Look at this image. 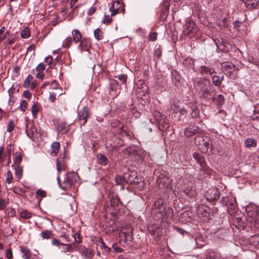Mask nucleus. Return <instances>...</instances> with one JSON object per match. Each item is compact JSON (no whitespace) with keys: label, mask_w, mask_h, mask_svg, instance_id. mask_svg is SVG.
<instances>
[{"label":"nucleus","mask_w":259,"mask_h":259,"mask_svg":"<svg viewBox=\"0 0 259 259\" xmlns=\"http://www.w3.org/2000/svg\"><path fill=\"white\" fill-rule=\"evenodd\" d=\"M212 100H215L217 102L218 106H221L224 103V97L222 95H219L216 98L213 97L212 98Z\"/></svg>","instance_id":"c9c22d12"},{"label":"nucleus","mask_w":259,"mask_h":259,"mask_svg":"<svg viewBox=\"0 0 259 259\" xmlns=\"http://www.w3.org/2000/svg\"><path fill=\"white\" fill-rule=\"evenodd\" d=\"M115 182L117 185H120L121 188L123 189L124 187V183H126V180L124 178V175L123 177L121 176H116L115 178Z\"/></svg>","instance_id":"a878e982"},{"label":"nucleus","mask_w":259,"mask_h":259,"mask_svg":"<svg viewBox=\"0 0 259 259\" xmlns=\"http://www.w3.org/2000/svg\"><path fill=\"white\" fill-rule=\"evenodd\" d=\"M256 141L253 138H248L245 140L244 144L246 147L250 148L251 147H255L256 146Z\"/></svg>","instance_id":"c85d7f7f"},{"label":"nucleus","mask_w":259,"mask_h":259,"mask_svg":"<svg viewBox=\"0 0 259 259\" xmlns=\"http://www.w3.org/2000/svg\"><path fill=\"white\" fill-rule=\"evenodd\" d=\"M119 80L121 81V82L124 84L126 83V79H127V75L124 74H121L117 76H116Z\"/></svg>","instance_id":"a18cd8bd"},{"label":"nucleus","mask_w":259,"mask_h":259,"mask_svg":"<svg viewBox=\"0 0 259 259\" xmlns=\"http://www.w3.org/2000/svg\"><path fill=\"white\" fill-rule=\"evenodd\" d=\"M63 158H58L56 159V166L58 173L57 179L60 187L63 190H67L70 189L74 182L77 181L78 175L77 173L74 172H68L66 175L62 183H60V173L62 170H65L66 168V165L62 160Z\"/></svg>","instance_id":"f257e3e1"},{"label":"nucleus","mask_w":259,"mask_h":259,"mask_svg":"<svg viewBox=\"0 0 259 259\" xmlns=\"http://www.w3.org/2000/svg\"><path fill=\"white\" fill-rule=\"evenodd\" d=\"M91 47V44L89 42L85 40H81L80 41L79 45L78 48V49L82 52L83 51H88Z\"/></svg>","instance_id":"f3484780"},{"label":"nucleus","mask_w":259,"mask_h":259,"mask_svg":"<svg viewBox=\"0 0 259 259\" xmlns=\"http://www.w3.org/2000/svg\"><path fill=\"white\" fill-rule=\"evenodd\" d=\"M158 126L160 131H166L169 127V121L165 117H163L158 121Z\"/></svg>","instance_id":"ddd939ff"},{"label":"nucleus","mask_w":259,"mask_h":259,"mask_svg":"<svg viewBox=\"0 0 259 259\" xmlns=\"http://www.w3.org/2000/svg\"><path fill=\"white\" fill-rule=\"evenodd\" d=\"M94 36L97 40H101L103 38V32L99 28L94 30Z\"/></svg>","instance_id":"e433bc0d"},{"label":"nucleus","mask_w":259,"mask_h":259,"mask_svg":"<svg viewBox=\"0 0 259 259\" xmlns=\"http://www.w3.org/2000/svg\"><path fill=\"white\" fill-rule=\"evenodd\" d=\"M178 192H179L182 196H187L190 198H192L195 196V192L190 186H182L178 187Z\"/></svg>","instance_id":"423d86ee"},{"label":"nucleus","mask_w":259,"mask_h":259,"mask_svg":"<svg viewBox=\"0 0 259 259\" xmlns=\"http://www.w3.org/2000/svg\"><path fill=\"white\" fill-rule=\"evenodd\" d=\"M57 130L61 134H65L68 131V125L65 122L61 121L58 124Z\"/></svg>","instance_id":"a211bd4d"},{"label":"nucleus","mask_w":259,"mask_h":259,"mask_svg":"<svg viewBox=\"0 0 259 259\" xmlns=\"http://www.w3.org/2000/svg\"><path fill=\"white\" fill-rule=\"evenodd\" d=\"M198 210L200 211L202 214L206 215L208 213V207L204 205L199 206Z\"/></svg>","instance_id":"37998d69"},{"label":"nucleus","mask_w":259,"mask_h":259,"mask_svg":"<svg viewBox=\"0 0 259 259\" xmlns=\"http://www.w3.org/2000/svg\"><path fill=\"white\" fill-rule=\"evenodd\" d=\"M56 99V94L54 92L50 93L49 95V99L52 102H53Z\"/></svg>","instance_id":"338daca9"},{"label":"nucleus","mask_w":259,"mask_h":259,"mask_svg":"<svg viewBox=\"0 0 259 259\" xmlns=\"http://www.w3.org/2000/svg\"><path fill=\"white\" fill-rule=\"evenodd\" d=\"M184 133L186 136L190 137L195 134H202L203 131L198 126L190 125L185 130Z\"/></svg>","instance_id":"0eeeda50"},{"label":"nucleus","mask_w":259,"mask_h":259,"mask_svg":"<svg viewBox=\"0 0 259 259\" xmlns=\"http://www.w3.org/2000/svg\"><path fill=\"white\" fill-rule=\"evenodd\" d=\"M27 106V102L26 100H22L19 107L20 110L23 112H24Z\"/></svg>","instance_id":"864d4df0"},{"label":"nucleus","mask_w":259,"mask_h":259,"mask_svg":"<svg viewBox=\"0 0 259 259\" xmlns=\"http://www.w3.org/2000/svg\"><path fill=\"white\" fill-rule=\"evenodd\" d=\"M109 10L111 12V15L112 16L115 15L118 13V9H114V4L109 8Z\"/></svg>","instance_id":"0e129e2a"},{"label":"nucleus","mask_w":259,"mask_h":259,"mask_svg":"<svg viewBox=\"0 0 259 259\" xmlns=\"http://www.w3.org/2000/svg\"><path fill=\"white\" fill-rule=\"evenodd\" d=\"M190 106L191 110V115L192 117H197L199 114V112L195 104L194 103H191L190 104Z\"/></svg>","instance_id":"c756f323"},{"label":"nucleus","mask_w":259,"mask_h":259,"mask_svg":"<svg viewBox=\"0 0 259 259\" xmlns=\"http://www.w3.org/2000/svg\"><path fill=\"white\" fill-rule=\"evenodd\" d=\"M112 247L116 252H121L122 251V249L117 244L113 243Z\"/></svg>","instance_id":"13d9d810"},{"label":"nucleus","mask_w":259,"mask_h":259,"mask_svg":"<svg viewBox=\"0 0 259 259\" xmlns=\"http://www.w3.org/2000/svg\"><path fill=\"white\" fill-rule=\"evenodd\" d=\"M52 244L54 245L59 247L60 245H64L63 243H62L60 242V240L59 239H57L55 238H54L52 240Z\"/></svg>","instance_id":"e2e57ef3"},{"label":"nucleus","mask_w":259,"mask_h":259,"mask_svg":"<svg viewBox=\"0 0 259 259\" xmlns=\"http://www.w3.org/2000/svg\"><path fill=\"white\" fill-rule=\"evenodd\" d=\"M183 64L187 67L192 68L193 66V61L190 58H187L184 60Z\"/></svg>","instance_id":"c03bdc74"},{"label":"nucleus","mask_w":259,"mask_h":259,"mask_svg":"<svg viewBox=\"0 0 259 259\" xmlns=\"http://www.w3.org/2000/svg\"><path fill=\"white\" fill-rule=\"evenodd\" d=\"M199 72L202 75H211L214 72V70L206 66H202Z\"/></svg>","instance_id":"6ab92c4d"},{"label":"nucleus","mask_w":259,"mask_h":259,"mask_svg":"<svg viewBox=\"0 0 259 259\" xmlns=\"http://www.w3.org/2000/svg\"><path fill=\"white\" fill-rule=\"evenodd\" d=\"M20 251L22 253V257L25 259H29L31 257V253L30 250L25 247H21Z\"/></svg>","instance_id":"7c9ffc66"},{"label":"nucleus","mask_w":259,"mask_h":259,"mask_svg":"<svg viewBox=\"0 0 259 259\" xmlns=\"http://www.w3.org/2000/svg\"><path fill=\"white\" fill-rule=\"evenodd\" d=\"M20 217L25 219H29L31 218V213L27 210H24L20 212Z\"/></svg>","instance_id":"4c0bfd02"},{"label":"nucleus","mask_w":259,"mask_h":259,"mask_svg":"<svg viewBox=\"0 0 259 259\" xmlns=\"http://www.w3.org/2000/svg\"><path fill=\"white\" fill-rule=\"evenodd\" d=\"M45 69V66L42 63H39L36 67V71L37 72H43V71H44Z\"/></svg>","instance_id":"052dcab7"},{"label":"nucleus","mask_w":259,"mask_h":259,"mask_svg":"<svg viewBox=\"0 0 259 259\" xmlns=\"http://www.w3.org/2000/svg\"><path fill=\"white\" fill-rule=\"evenodd\" d=\"M152 213L154 215L153 217L155 220L160 221H164L166 214L170 219L172 217V210L171 209H167L166 210L165 204H164V200L159 198L156 200L152 206Z\"/></svg>","instance_id":"f03ea898"},{"label":"nucleus","mask_w":259,"mask_h":259,"mask_svg":"<svg viewBox=\"0 0 259 259\" xmlns=\"http://www.w3.org/2000/svg\"><path fill=\"white\" fill-rule=\"evenodd\" d=\"M60 145L59 142H54L51 145L52 152L51 155L52 156H56L59 150Z\"/></svg>","instance_id":"aec40b11"},{"label":"nucleus","mask_w":259,"mask_h":259,"mask_svg":"<svg viewBox=\"0 0 259 259\" xmlns=\"http://www.w3.org/2000/svg\"><path fill=\"white\" fill-rule=\"evenodd\" d=\"M199 96L201 98L210 99L211 97L210 91L207 89L201 90L199 92Z\"/></svg>","instance_id":"cd10ccee"},{"label":"nucleus","mask_w":259,"mask_h":259,"mask_svg":"<svg viewBox=\"0 0 259 259\" xmlns=\"http://www.w3.org/2000/svg\"><path fill=\"white\" fill-rule=\"evenodd\" d=\"M148 230L149 233L155 237L158 238L161 235V229L157 224H149Z\"/></svg>","instance_id":"9b49d317"},{"label":"nucleus","mask_w":259,"mask_h":259,"mask_svg":"<svg viewBox=\"0 0 259 259\" xmlns=\"http://www.w3.org/2000/svg\"><path fill=\"white\" fill-rule=\"evenodd\" d=\"M72 38L74 42L77 43L81 40L82 35L78 30L74 29L72 31Z\"/></svg>","instance_id":"412c9836"},{"label":"nucleus","mask_w":259,"mask_h":259,"mask_svg":"<svg viewBox=\"0 0 259 259\" xmlns=\"http://www.w3.org/2000/svg\"><path fill=\"white\" fill-rule=\"evenodd\" d=\"M124 234V241L122 240V239H121V240L120 241V243L122 244V246L124 247L128 246L130 245V243L132 239V234L130 232H128L127 233H125L124 232L122 233Z\"/></svg>","instance_id":"4468645a"},{"label":"nucleus","mask_w":259,"mask_h":259,"mask_svg":"<svg viewBox=\"0 0 259 259\" xmlns=\"http://www.w3.org/2000/svg\"><path fill=\"white\" fill-rule=\"evenodd\" d=\"M66 247L64 248V252H70L72 251L73 249V248L75 247L74 244H65Z\"/></svg>","instance_id":"bf43d9fd"},{"label":"nucleus","mask_w":259,"mask_h":259,"mask_svg":"<svg viewBox=\"0 0 259 259\" xmlns=\"http://www.w3.org/2000/svg\"><path fill=\"white\" fill-rule=\"evenodd\" d=\"M224 79V76H220L219 75H214L212 77V82L216 87H220L222 81Z\"/></svg>","instance_id":"b1692460"},{"label":"nucleus","mask_w":259,"mask_h":259,"mask_svg":"<svg viewBox=\"0 0 259 259\" xmlns=\"http://www.w3.org/2000/svg\"><path fill=\"white\" fill-rule=\"evenodd\" d=\"M98 162L101 165H105L107 164L108 160L107 158L103 154H99L97 156Z\"/></svg>","instance_id":"bb28decb"},{"label":"nucleus","mask_w":259,"mask_h":259,"mask_svg":"<svg viewBox=\"0 0 259 259\" xmlns=\"http://www.w3.org/2000/svg\"><path fill=\"white\" fill-rule=\"evenodd\" d=\"M36 197L44 198L46 196V192L44 190H38L36 193Z\"/></svg>","instance_id":"4d7b16f0"},{"label":"nucleus","mask_w":259,"mask_h":259,"mask_svg":"<svg viewBox=\"0 0 259 259\" xmlns=\"http://www.w3.org/2000/svg\"><path fill=\"white\" fill-rule=\"evenodd\" d=\"M112 21V19L109 15L105 16L104 19L102 20V22L104 24H109Z\"/></svg>","instance_id":"680f3d73"},{"label":"nucleus","mask_w":259,"mask_h":259,"mask_svg":"<svg viewBox=\"0 0 259 259\" xmlns=\"http://www.w3.org/2000/svg\"><path fill=\"white\" fill-rule=\"evenodd\" d=\"M205 197L210 202L215 201L220 197V192L215 188L209 189L207 191Z\"/></svg>","instance_id":"6e6552de"},{"label":"nucleus","mask_w":259,"mask_h":259,"mask_svg":"<svg viewBox=\"0 0 259 259\" xmlns=\"http://www.w3.org/2000/svg\"><path fill=\"white\" fill-rule=\"evenodd\" d=\"M246 7L248 9L255 8L257 6L259 0H242Z\"/></svg>","instance_id":"dca6fc26"},{"label":"nucleus","mask_w":259,"mask_h":259,"mask_svg":"<svg viewBox=\"0 0 259 259\" xmlns=\"http://www.w3.org/2000/svg\"><path fill=\"white\" fill-rule=\"evenodd\" d=\"M81 252L82 254L84 255L85 257L91 258L93 257L94 253L93 251L85 247L81 249Z\"/></svg>","instance_id":"2f4dec72"},{"label":"nucleus","mask_w":259,"mask_h":259,"mask_svg":"<svg viewBox=\"0 0 259 259\" xmlns=\"http://www.w3.org/2000/svg\"><path fill=\"white\" fill-rule=\"evenodd\" d=\"M91 111L90 108L85 106L83 109L80 110L78 113V119L79 120H82L83 122L81 124V125L84 124L87 119L90 117Z\"/></svg>","instance_id":"1a4fd4ad"},{"label":"nucleus","mask_w":259,"mask_h":259,"mask_svg":"<svg viewBox=\"0 0 259 259\" xmlns=\"http://www.w3.org/2000/svg\"><path fill=\"white\" fill-rule=\"evenodd\" d=\"M193 156L195 159L200 164L201 167H203L205 165V159L204 156L198 153H194Z\"/></svg>","instance_id":"4be33fe9"},{"label":"nucleus","mask_w":259,"mask_h":259,"mask_svg":"<svg viewBox=\"0 0 259 259\" xmlns=\"http://www.w3.org/2000/svg\"><path fill=\"white\" fill-rule=\"evenodd\" d=\"M124 178L126 180V183L132 186L133 188L139 190L144 189L145 183L144 179L141 177H138L135 171L125 172Z\"/></svg>","instance_id":"7ed1b4c3"},{"label":"nucleus","mask_w":259,"mask_h":259,"mask_svg":"<svg viewBox=\"0 0 259 259\" xmlns=\"http://www.w3.org/2000/svg\"><path fill=\"white\" fill-rule=\"evenodd\" d=\"M8 92H9V94L10 96V98H9V104L10 106H12L14 104V103L16 100V98H15V97H14L13 96H11V94L12 92V91H11V89H10L9 90Z\"/></svg>","instance_id":"3c124183"},{"label":"nucleus","mask_w":259,"mask_h":259,"mask_svg":"<svg viewBox=\"0 0 259 259\" xmlns=\"http://www.w3.org/2000/svg\"><path fill=\"white\" fill-rule=\"evenodd\" d=\"M161 177H159L157 180V183L159 184V187H161V184H162V186L163 187H164V183L166 182V180H167V179L164 178V176L163 175H161Z\"/></svg>","instance_id":"09e8293b"},{"label":"nucleus","mask_w":259,"mask_h":259,"mask_svg":"<svg viewBox=\"0 0 259 259\" xmlns=\"http://www.w3.org/2000/svg\"><path fill=\"white\" fill-rule=\"evenodd\" d=\"M16 157L14 160V162L16 165H19L23 158V155L21 152H18L16 153Z\"/></svg>","instance_id":"473e14b6"},{"label":"nucleus","mask_w":259,"mask_h":259,"mask_svg":"<svg viewBox=\"0 0 259 259\" xmlns=\"http://www.w3.org/2000/svg\"><path fill=\"white\" fill-rule=\"evenodd\" d=\"M41 236L43 239H48L51 238L53 235L52 231L48 230H45L41 232Z\"/></svg>","instance_id":"f704fd0d"},{"label":"nucleus","mask_w":259,"mask_h":259,"mask_svg":"<svg viewBox=\"0 0 259 259\" xmlns=\"http://www.w3.org/2000/svg\"><path fill=\"white\" fill-rule=\"evenodd\" d=\"M30 31L28 27L25 28L21 33V36L23 38H27L30 36Z\"/></svg>","instance_id":"a19ab883"},{"label":"nucleus","mask_w":259,"mask_h":259,"mask_svg":"<svg viewBox=\"0 0 259 259\" xmlns=\"http://www.w3.org/2000/svg\"><path fill=\"white\" fill-rule=\"evenodd\" d=\"M23 173V168L21 166H18L15 168V176L18 179H20Z\"/></svg>","instance_id":"58836bf2"},{"label":"nucleus","mask_w":259,"mask_h":259,"mask_svg":"<svg viewBox=\"0 0 259 259\" xmlns=\"http://www.w3.org/2000/svg\"><path fill=\"white\" fill-rule=\"evenodd\" d=\"M198 28L193 21L189 20L186 22L184 26L183 33L185 35L194 36L196 34Z\"/></svg>","instance_id":"39448f33"},{"label":"nucleus","mask_w":259,"mask_h":259,"mask_svg":"<svg viewBox=\"0 0 259 259\" xmlns=\"http://www.w3.org/2000/svg\"><path fill=\"white\" fill-rule=\"evenodd\" d=\"M13 191L15 193L20 195H23L25 194V191L22 188L19 187H14Z\"/></svg>","instance_id":"de8ad7c7"},{"label":"nucleus","mask_w":259,"mask_h":259,"mask_svg":"<svg viewBox=\"0 0 259 259\" xmlns=\"http://www.w3.org/2000/svg\"><path fill=\"white\" fill-rule=\"evenodd\" d=\"M74 241L77 243H80L82 242V236L79 233H75L73 236Z\"/></svg>","instance_id":"49530a36"},{"label":"nucleus","mask_w":259,"mask_h":259,"mask_svg":"<svg viewBox=\"0 0 259 259\" xmlns=\"http://www.w3.org/2000/svg\"><path fill=\"white\" fill-rule=\"evenodd\" d=\"M221 67L224 71L226 72V74L229 76H231L234 71L238 70L236 66L230 62H223L222 63Z\"/></svg>","instance_id":"9d476101"},{"label":"nucleus","mask_w":259,"mask_h":259,"mask_svg":"<svg viewBox=\"0 0 259 259\" xmlns=\"http://www.w3.org/2000/svg\"><path fill=\"white\" fill-rule=\"evenodd\" d=\"M194 144L200 149H203L204 151H208V149L211 150L210 139L207 137L196 136L194 139Z\"/></svg>","instance_id":"20e7f679"},{"label":"nucleus","mask_w":259,"mask_h":259,"mask_svg":"<svg viewBox=\"0 0 259 259\" xmlns=\"http://www.w3.org/2000/svg\"><path fill=\"white\" fill-rule=\"evenodd\" d=\"M33 80V76L31 75H29L26 78L24 83V87L25 88H28L29 87L30 84V82Z\"/></svg>","instance_id":"79ce46f5"},{"label":"nucleus","mask_w":259,"mask_h":259,"mask_svg":"<svg viewBox=\"0 0 259 259\" xmlns=\"http://www.w3.org/2000/svg\"><path fill=\"white\" fill-rule=\"evenodd\" d=\"M72 44V39L71 37H67L63 42V46L64 47L68 48Z\"/></svg>","instance_id":"603ef678"},{"label":"nucleus","mask_w":259,"mask_h":259,"mask_svg":"<svg viewBox=\"0 0 259 259\" xmlns=\"http://www.w3.org/2000/svg\"><path fill=\"white\" fill-rule=\"evenodd\" d=\"M39 111V107L37 105V104L35 103H34L31 107V112L32 116L34 117H36L37 114V113Z\"/></svg>","instance_id":"ea45409f"},{"label":"nucleus","mask_w":259,"mask_h":259,"mask_svg":"<svg viewBox=\"0 0 259 259\" xmlns=\"http://www.w3.org/2000/svg\"><path fill=\"white\" fill-rule=\"evenodd\" d=\"M111 205L114 209H119V200L117 198H112L110 200Z\"/></svg>","instance_id":"72a5a7b5"},{"label":"nucleus","mask_w":259,"mask_h":259,"mask_svg":"<svg viewBox=\"0 0 259 259\" xmlns=\"http://www.w3.org/2000/svg\"><path fill=\"white\" fill-rule=\"evenodd\" d=\"M98 242V245L100 246L101 249L102 250L104 253L105 254H107L110 250V248L105 245L102 239L99 238Z\"/></svg>","instance_id":"393cba45"},{"label":"nucleus","mask_w":259,"mask_h":259,"mask_svg":"<svg viewBox=\"0 0 259 259\" xmlns=\"http://www.w3.org/2000/svg\"><path fill=\"white\" fill-rule=\"evenodd\" d=\"M221 257V254L216 250L212 249H208L207 250L206 258L207 259H217Z\"/></svg>","instance_id":"2eb2a0df"},{"label":"nucleus","mask_w":259,"mask_h":259,"mask_svg":"<svg viewBox=\"0 0 259 259\" xmlns=\"http://www.w3.org/2000/svg\"><path fill=\"white\" fill-rule=\"evenodd\" d=\"M13 177L12 172L10 170L7 171L6 182L9 184L12 183V181H13Z\"/></svg>","instance_id":"5fc2aeb1"},{"label":"nucleus","mask_w":259,"mask_h":259,"mask_svg":"<svg viewBox=\"0 0 259 259\" xmlns=\"http://www.w3.org/2000/svg\"><path fill=\"white\" fill-rule=\"evenodd\" d=\"M15 126V124L14 121L12 120H10L8 123L7 131L9 133H11L14 129Z\"/></svg>","instance_id":"8fccbe9b"},{"label":"nucleus","mask_w":259,"mask_h":259,"mask_svg":"<svg viewBox=\"0 0 259 259\" xmlns=\"http://www.w3.org/2000/svg\"><path fill=\"white\" fill-rule=\"evenodd\" d=\"M157 33L155 32H150L148 35V39L151 41H155L157 39Z\"/></svg>","instance_id":"6e6d98bb"},{"label":"nucleus","mask_w":259,"mask_h":259,"mask_svg":"<svg viewBox=\"0 0 259 259\" xmlns=\"http://www.w3.org/2000/svg\"><path fill=\"white\" fill-rule=\"evenodd\" d=\"M154 116L157 122L163 117V116L159 112H155L154 114Z\"/></svg>","instance_id":"69168bd1"},{"label":"nucleus","mask_w":259,"mask_h":259,"mask_svg":"<svg viewBox=\"0 0 259 259\" xmlns=\"http://www.w3.org/2000/svg\"><path fill=\"white\" fill-rule=\"evenodd\" d=\"M26 133L27 136L30 139L35 138L37 136V128L33 124H28L26 125Z\"/></svg>","instance_id":"f8f14e48"},{"label":"nucleus","mask_w":259,"mask_h":259,"mask_svg":"<svg viewBox=\"0 0 259 259\" xmlns=\"http://www.w3.org/2000/svg\"><path fill=\"white\" fill-rule=\"evenodd\" d=\"M254 224L256 227H259V212L256 213L254 218Z\"/></svg>","instance_id":"774afa93"},{"label":"nucleus","mask_w":259,"mask_h":259,"mask_svg":"<svg viewBox=\"0 0 259 259\" xmlns=\"http://www.w3.org/2000/svg\"><path fill=\"white\" fill-rule=\"evenodd\" d=\"M10 31H6V28L3 26L0 29V42L5 39L8 35H10Z\"/></svg>","instance_id":"5701e85b"}]
</instances>
